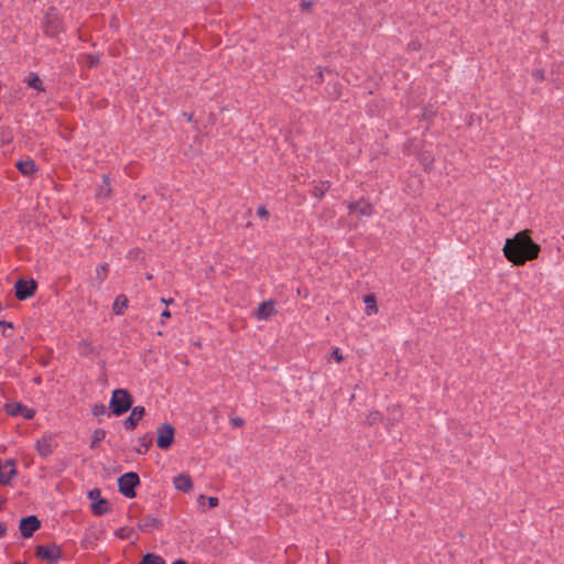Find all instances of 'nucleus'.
<instances>
[{
    "label": "nucleus",
    "instance_id": "f257e3e1",
    "mask_svg": "<svg viewBox=\"0 0 564 564\" xmlns=\"http://www.w3.org/2000/svg\"><path fill=\"white\" fill-rule=\"evenodd\" d=\"M531 235L532 230L523 229L506 240L502 252L513 265H524L539 258L541 246L533 241Z\"/></svg>",
    "mask_w": 564,
    "mask_h": 564
},
{
    "label": "nucleus",
    "instance_id": "f03ea898",
    "mask_svg": "<svg viewBox=\"0 0 564 564\" xmlns=\"http://www.w3.org/2000/svg\"><path fill=\"white\" fill-rule=\"evenodd\" d=\"M63 19L57 12V9L50 7L44 14L43 31L46 36L56 37L64 32Z\"/></svg>",
    "mask_w": 564,
    "mask_h": 564
},
{
    "label": "nucleus",
    "instance_id": "7ed1b4c3",
    "mask_svg": "<svg viewBox=\"0 0 564 564\" xmlns=\"http://www.w3.org/2000/svg\"><path fill=\"white\" fill-rule=\"evenodd\" d=\"M133 399L131 393L126 389H116L112 391L109 408L111 412L119 416L131 409Z\"/></svg>",
    "mask_w": 564,
    "mask_h": 564
},
{
    "label": "nucleus",
    "instance_id": "20e7f679",
    "mask_svg": "<svg viewBox=\"0 0 564 564\" xmlns=\"http://www.w3.org/2000/svg\"><path fill=\"white\" fill-rule=\"evenodd\" d=\"M140 484L138 474L126 473L118 479L119 491L127 498H134V488Z\"/></svg>",
    "mask_w": 564,
    "mask_h": 564
},
{
    "label": "nucleus",
    "instance_id": "39448f33",
    "mask_svg": "<svg viewBox=\"0 0 564 564\" xmlns=\"http://www.w3.org/2000/svg\"><path fill=\"white\" fill-rule=\"evenodd\" d=\"M156 445L159 448L166 451L174 442L175 429L170 423L160 425L156 430Z\"/></svg>",
    "mask_w": 564,
    "mask_h": 564
},
{
    "label": "nucleus",
    "instance_id": "423d86ee",
    "mask_svg": "<svg viewBox=\"0 0 564 564\" xmlns=\"http://www.w3.org/2000/svg\"><path fill=\"white\" fill-rule=\"evenodd\" d=\"M88 498L91 501V511L95 516H102L110 510V503L107 499L101 498L99 489H91L88 492Z\"/></svg>",
    "mask_w": 564,
    "mask_h": 564
},
{
    "label": "nucleus",
    "instance_id": "0eeeda50",
    "mask_svg": "<svg viewBox=\"0 0 564 564\" xmlns=\"http://www.w3.org/2000/svg\"><path fill=\"white\" fill-rule=\"evenodd\" d=\"M37 284L34 280L20 279L15 282V297L20 301H24L31 297L36 291Z\"/></svg>",
    "mask_w": 564,
    "mask_h": 564
},
{
    "label": "nucleus",
    "instance_id": "6e6552de",
    "mask_svg": "<svg viewBox=\"0 0 564 564\" xmlns=\"http://www.w3.org/2000/svg\"><path fill=\"white\" fill-rule=\"evenodd\" d=\"M36 556L51 563H56L62 557V550L56 544L39 545Z\"/></svg>",
    "mask_w": 564,
    "mask_h": 564
},
{
    "label": "nucleus",
    "instance_id": "1a4fd4ad",
    "mask_svg": "<svg viewBox=\"0 0 564 564\" xmlns=\"http://www.w3.org/2000/svg\"><path fill=\"white\" fill-rule=\"evenodd\" d=\"M6 412L12 416L22 415L26 420H31L35 415V411L33 409L26 408L21 403L6 404Z\"/></svg>",
    "mask_w": 564,
    "mask_h": 564
},
{
    "label": "nucleus",
    "instance_id": "9d476101",
    "mask_svg": "<svg viewBox=\"0 0 564 564\" xmlns=\"http://www.w3.org/2000/svg\"><path fill=\"white\" fill-rule=\"evenodd\" d=\"M144 414L145 409L143 406H134L130 415L123 421V426L129 431H133Z\"/></svg>",
    "mask_w": 564,
    "mask_h": 564
},
{
    "label": "nucleus",
    "instance_id": "9b49d317",
    "mask_svg": "<svg viewBox=\"0 0 564 564\" xmlns=\"http://www.w3.org/2000/svg\"><path fill=\"white\" fill-rule=\"evenodd\" d=\"M54 446V437L52 435H45L36 442V451L42 457L51 455Z\"/></svg>",
    "mask_w": 564,
    "mask_h": 564
},
{
    "label": "nucleus",
    "instance_id": "f8f14e48",
    "mask_svg": "<svg viewBox=\"0 0 564 564\" xmlns=\"http://www.w3.org/2000/svg\"><path fill=\"white\" fill-rule=\"evenodd\" d=\"M350 213L357 212L360 216H371L373 214V206L366 199H360L348 205Z\"/></svg>",
    "mask_w": 564,
    "mask_h": 564
},
{
    "label": "nucleus",
    "instance_id": "ddd939ff",
    "mask_svg": "<svg viewBox=\"0 0 564 564\" xmlns=\"http://www.w3.org/2000/svg\"><path fill=\"white\" fill-rule=\"evenodd\" d=\"M275 314L274 302L269 300L259 304L254 316L258 319H268Z\"/></svg>",
    "mask_w": 564,
    "mask_h": 564
},
{
    "label": "nucleus",
    "instance_id": "4468645a",
    "mask_svg": "<svg viewBox=\"0 0 564 564\" xmlns=\"http://www.w3.org/2000/svg\"><path fill=\"white\" fill-rule=\"evenodd\" d=\"M175 488L183 492H188L193 488V481L188 474H181L173 479Z\"/></svg>",
    "mask_w": 564,
    "mask_h": 564
},
{
    "label": "nucleus",
    "instance_id": "2eb2a0df",
    "mask_svg": "<svg viewBox=\"0 0 564 564\" xmlns=\"http://www.w3.org/2000/svg\"><path fill=\"white\" fill-rule=\"evenodd\" d=\"M15 167L23 175H32L36 171V166L33 160L18 161L15 163Z\"/></svg>",
    "mask_w": 564,
    "mask_h": 564
},
{
    "label": "nucleus",
    "instance_id": "dca6fc26",
    "mask_svg": "<svg viewBox=\"0 0 564 564\" xmlns=\"http://www.w3.org/2000/svg\"><path fill=\"white\" fill-rule=\"evenodd\" d=\"M128 297L124 294L118 295L112 305L113 313L116 315H122L128 308Z\"/></svg>",
    "mask_w": 564,
    "mask_h": 564
},
{
    "label": "nucleus",
    "instance_id": "f3484780",
    "mask_svg": "<svg viewBox=\"0 0 564 564\" xmlns=\"http://www.w3.org/2000/svg\"><path fill=\"white\" fill-rule=\"evenodd\" d=\"M330 186L332 184L329 181H321L313 187L312 195L318 199H322L329 191Z\"/></svg>",
    "mask_w": 564,
    "mask_h": 564
},
{
    "label": "nucleus",
    "instance_id": "a211bd4d",
    "mask_svg": "<svg viewBox=\"0 0 564 564\" xmlns=\"http://www.w3.org/2000/svg\"><path fill=\"white\" fill-rule=\"evenodd\" d=\"M41 521L36 516H28L22 518L19 523V529H40Z\"/></svg>",
    "mask_w": 564,
    "mask_h": 564
},
{
    "label": "nucleus",
    "instance_id": "6ab92c4d",
    "mask_svg": "<svg viewBox=\"0 0 564 564\" xmlns=\"http://www.w3.org/2000/svg\"><path fill=\"white\" fill-rule=\"evenodd\" d=\"M100 539V532L99 531H87L85 536L82 540V544L85 549L93 547Z\"/></svg>",
    "mask_w": 564,
    "mask_h": 564
},
{
    "label": "nucleus",
    "instance_id": "aec40b11",
    "mask_svg": "<svg viewBox=\"0 0 564 564\" xmlns=\"http://www.w3.org/2000/svg\"><path fill=\"white\" fill-rule=\"evenodd\" d=\"M364 301L366 303V314L368 316L370 315H373V314H377L378 313V306H377V302H376V297L373 294H368L364 297Z\"/></svg>",
    "mask_w": 564,
    "mask_h": 564
},
{
    "label": "nucleus",
    "instance_id": "412c9836",
    "mask_svg": "<svg viewBox=\"0 0 564 564\" xmlns=\"http://www.w3.org/2000/svg\"><path fill=\"white\" fill-rule=\"evenodd\" d=\"M26 83L31 88L36 89L37 91H45L43 82L41 80L39 75L35 73L30 74V76L26 79Z\"/></svg>",
    "mask_w": 564,
    "mask_h": 564
},
{
    "label": "nucleus",
    "instance_id": "4be33fe9",
    "mask_svg": "<svg viewBox=\"0 0 564 564\" xmlns=\"http://www.w3.org/2000/svg\"><path fill=\"white\" fill-rule=\"evenodd\" d=\"M141 521L142 523L140 524V529L156 528L161 524L159 519L150 516L142 518Z\"/></svg>",
    "mask_w": 564,
    "mask_h": 564
},
{
    "label": "nucleus",
    "instance_id": "5701e85b",
    "mask_svg": "<svg viewBox=\"0 0 564 564\" xmlns=\"http://www.w3.org/2000/svg\"><path fill=\"white\" fill-rule=\"evenodd\" d=\"M139 442H140V446L137 449V452L139 454H144L149 449V447L152 445V438L148 435L140 437Z\"/></svg>",
    "mask_w": 564,
    "mask_h": 564
},
{
    "label": "nucleus",
    "instance_id": "b1692460",
    "mask_svg": "<svg viewBox=\"0 0 564 564\" xmlns=\"http://www.w3.org/2000/svg\"><path fill=\"white\" fill-rule=\"evenodd\" d=\"M139 564H165L163 558L159 555L147 554L143 556Z\"/></svg>",
    "mask_w": 564,
    "mask_h": 564
},
{
    "label": "nucleus",
    "instance_id": "393cba45",
    "mask_svg": "<svg viewBox=\"0 0 564 564\" xmlns=\"http://www.w3.org/2000/svg\"><path fill=\"white\" fill-rule=\"evenodd\" d=\"M104 185L100 186L99 195H104L105 197H110L111 195V186H110V180L108 175L102 176Z\"/></svg>",
    "mask_w": 564,
    "mask_h": 564
},
{
    "label": "nucleus",
    "instance_id": "a878e982",
    "mask_svg": "<svg viewBox=\"0 0 564 564\" xmlns=\"http://www.w3.org/2000/svg\"><path fill=\"white\" fill-rule=\"evenodd\" d=\"M79 351L83 355H89L95 352V347L90 340H82L79 343Z\"/></svg>",
    "mask_w": 564,
    "mask_h": 564
},
{
    "label": "nucleus",
    "instance_id": "bb28decb",
    "mask_svg": "<svg viewBox=\"0 0 564 564\" xmlns=\"http://www.w3.org/2000/svg\"><path fill=\"white\" fill-rule=\"evenodd\" d=\"M108 271H109V265L108 263H102L100 264L97 269H96V275H97V279L102 282L106 280L107 275H108Z\"/></svg>",
    "mask_w": 564,
    "mask_h": 564
},
{
    "label": "nucleus",
    "instance_id": "cd10ccee",
    "mask_svg": "<svg viewBox=\"0 0 564 564\" xmlns=\"http://www.w3.org/2000/svg\"><path fill=\"white\" fill-rule=\"evenodd\" d=\"M105 436H106L105 430H102V429L95 430L90 447L94 448L97 443H99L100 441H102L105 438Z\"/></svg>",
    "mask_w": 564,
    "mask_h": 564
},
{
    "label": "nucleus",
    "instance_id": "c85d7f7f",
    "mask_svg": "<svg viewBox=\"0 0 564 564\" xmlns=\"http://www.w3.org/2000/svg\"><path fill=\"white\" fill-rule=\"evenodd\" d=\"M86 65L89 68L96 67L100 63V58L98 55L95 54H87L85 55Z\"/></svg>",
    "mask_w": 564,
    "mask_h": 564
},
{
    "label": "nucleus",
    "instance_id": "c756f323",
    "mask_svg": "<svg viewBox=\"0 0 564 564\" xmlns=\"http://www.w3.org/2000/svg\"><path fill=\"white\" fill-rule=\"evenodd\" d=\"M11 466H12V469L10 470V475H4L2 473H0V484L2 485H8L11 480V478L15 475V469H14V465L13 463H9Z\"/></svg>",
    "mask_w": 564,
    "mask_h": 564
},
{
    "label": "nucleus",
    "instance_id": "7c9ffc66",
    "mask_svg": "<svg viewBox=\"0 0 564 564\" xmlns=\"http://www.w3.org/2000/svg\"><path fill=\"white\" fill-rule=\"evenodd\" d=\"M106 412V406L104 404H97L93 408L94 415H100Z\"/></svg>",
    "mask_w": 564,
    "mask_h": 564
},
{
    "label": "nucleus",
    "instance_id": "2f4dec72",
    "mask_svg": "<svg viewBox=\"0 0 564 564\" xmlns=\"http://www.w3.org/2000/svg\"><path fill=\"white\" fill-rule=\"evenodd\" d=\"M257 215L261 218H268L269 212L264 206H259L257 209Z\"/></svg>",
    "mask_w": 564,
    "mask_h": 564
},
{
    "label": "nucleus",
    "instance_id": "473e14b6",
    "mask_svg": "<svg viewBox=\"0 0 564 564\" xmlns=\"http://www.w3.org/2000/svg\"><path fill=\"white\" fill-rule=\"evenodd\" d=\"M332 356L333 358L337 361V362H341L344 360V357L339 350V348H335L332 352Z\"/></svg>",
    "mask_w": 564,
    "mask_h": 564
},
{
    "label": "nucleus",
    "instance_id": "72a5a7b5",
    "mask_svg": "<svg viewBox=\"0 0 564 564\" xmlns=\"http://www.w3.org/2000/svg\"><path fill=\"white\" fill-rule=\"evenodd\" d=\"M230 424L234 427H241L245 424V421L241 417H232L230 419Z\"/></svg>",
    "mask_w": 564,
    "mask_h": 564
},
{
    "label": "nucleus",
    "instance_id": "f704fd0d",
    "mask_svg": "<svg viewBox=\"0 0 564 564\" xmlns=\"http://www.w3.org/2000/svg\"><path fill=\"white\" fill-rule=\"evenodd\" d=\"M368 420V423L369 424H372L375 423L377 420H380V413L379 412H373V413H370L369 416L367 417Z\"/></svg>",
    "mask_w": 564,
    "mask_h": 564
},
{
    "label": "nucleus",
    "instance_id": "c9c22d12",
    "mask_svg": "<svg viewBox=\"0 0 564 564\" xmlns=\"http://www.w3.org/2000/svg\"><path fill=\"white\" fill-rule=\"evenodd\" d=\"M208 506H209V508L217 507L218 506V498L209 497L208 498Z\"/></svg>",
    "mask_w": 564,
    "mask_h": 564
},
{
    "label": "nucleus",
    "instance_id": "e433bc0d",
    "mask_svg": "<svg viewBox=\"0 0 564 564\" xmlns=\"http://www.w3.org/2000/svg\"><path fill=\"white\" fill-rule=\"evenodd\" d=\"M533 76H534V78H535V79H538V80H540V82L544 79V74H543V72H542V70H536V72H534V73H533Z\"/></svg>",
    "mask_w": 564,
    "mask_h": 564
},
{
    "label": "nucleus",
    "instance_id": "4c0bfd02",
    "mask_svg": "<svg viewBox=\"0 0 564 564\" xmlns=\"http://www.w3.org/2000/svg\"><path fill=\"white\" fill-rule=\"evenodd\" d=\"M33 532H34V531H21L22 536H23L24 539H29V538H31V536L33 535Z\"/></svg>",
    "mask_w": 564,
    "mask_h": 564
},
{
    "label": "nucleus",
    "instance_id": "58836bf2",
    "mask_svg": "<svg viewBox=\"0 0 564 564\" xmlns=\"http://www.w3.org/2000/svg\"><path fill=\"white\" fill-rule=\"evenodd\" d=\"M161 316L163 318H170L171 317V312L169 310H164L162 313H161Z\"/></svg>",
    "mask_w": 564,
    "mask_h": 564
},
{
    "label": "nucleus",
    "instance_id": "ea45409f",
    "mask_svg": "<svg viewBox=\"0 0 564 564\" xmlns=\"http://www.w3.org/2000/svg\"><path fill=\"white\" fill-rule=\"evenodd\" d=\"M311 6H312V3H311V2H306V1H303V2L301 3V7H302L303 9H308Z\"/></svg>",
    "mask_w": 564,
    "mask_h": 564
},
{
    "label": "nucleus",
    "instance_id": "a19ab883",
    "mask_svg": "<svg viewBox=\"0 0 564 564\" xmlns=\"http://www.w3.org/2000/svg\"><path fill=\"white\" fill-rule=\"evenodd\" d=\"M161 301H162L164 304H166V305H170V304H172V303H173V299H169V300H166V299H161Z\"/></svg>",
    "mask_w": 564,
    "mask_h": 564
},
{
    "label": "nucleus",
    "instance_id": "79ce46f5",
    "mask_svg": "<svg viewBox=\"0 0 564 564\" xmlns=\"http://www.w3.org/2000/svg\"><path fill=\"white\" fill-rule=\"evenodd\" d=\"M4 326L12 327V324L6 323V322H0V327H4Z\"/></svg>",
    "mask_w": 564,
    "mask_h": 564
},
{
    "label": "nucleus",
    "instance_id": "37998d69",
    "mask_svg": "<svg viewBox=\"0 0 564 564\" xmlns=\"http://www.w3.org/2000/svg\"><path fill=\"white\" fill-rule=\"evenodd\" d=\"M118 536H119L120 539H126V538H128V535H127V534H124V531H119Z\"/></svg>",
    "mask_w": 564,
    "mask_h": 564
},
{
    "label": "nucleus",
    "instance_id": "c03bdc74",
    "mask_svg": "<svg viewBox=\"0 0 564 564\" xmlns=\"http://www.w3.org/2000/svg\"><path fill=\"white\" fill-rule=\"evenodd\" d=\"M172 564H186V562L183 560H176Z\"/></svg>",
    "mask_w": 564,
    "mask_h": 564
},
{
    "label": "nucleus",
    "instance_id": "a18cd8bd",
    "mask_svg": "<svg viewBox=\"0 0 564 564\" xmlns=\"http://www.w3.org/2000/svg\"><path fill=\"white\" fill-rule=\"evenodd\" d=\"M6 531H0V538L4 535Z\"/></svg>",
    "mask_w": 564,
    "mask_h": 564
},
{
    "label": "nucleus",
    "instance_id": "49530a36",
    "mask_svg": "<svg viewBox=\"0 0 564 564\" xmlns=\"http://www.w3.org/2000/svg\"><path fill=\"white\" fill-rule=\"evenodd\" d=\"M0 529H6L4 527H2V524L0 523Z\"/></svg>",
    "mask_w": 564,
    "mask_h": 564
}]
</instances>
